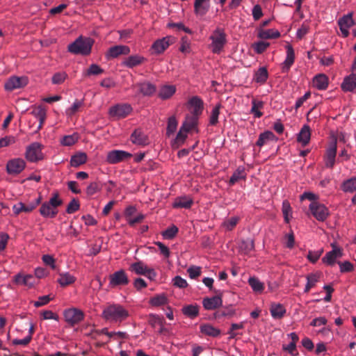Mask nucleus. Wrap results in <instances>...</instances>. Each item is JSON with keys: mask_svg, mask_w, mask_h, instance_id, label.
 Listing matches in <instances>:
<instances>
[{"mask_svg": "<svg viewBox=\"0 0 356 356\" xmlns=\"http://www.w3.org/2000/svg\"><path fill=\"white\" fill-rule=\"evenodd\" d=\"M129 316V312L118 304L109 305L102 312V317L111 322H122Z\"/></svg>", "mask_w": 356, "mask_h": 356, "instance_id": "f257e3e1", "label": "nucleus"}, {"mask_svg": "<svg viewBox=\"0 0 356 356\" xmlns=\"http://www.w3.org/2000/svg\"><path fill=\"white\" fill-rule=\"evenodd\" d=\"M211 41L210 48L213 54H219L222 50L227 42V35L225 29L222 28L217 27L209 37Z\"/></svg>", "mask_w": 356, "mask_h": 356, "instance_id": "f03ea898", "label": "nucleus"}, {"mask_svg": "<svg viewBox=\"0 0 356 356\" xmlns=\"http://www.w3.org/2000/svg\"><path fill=\"white\" fill-rule=\"evenodd\" d=\"M93 40L89 38H78L68 46V51L74 54L88 55L91 52Z\"/></svg>", "mask_w": 356, "mask_h": 356, "instance_id": "7ed1b4c3", "label": "nucleus"}, {"mask_svg": "<svg viewBox=\"0 0 356 356\" xmlns=\"http://www.w3.org/2000/svg\"><path fill=\"white\" fill-rule=\"evenodd\" d=\"M337 152V138L333 137V140L328 143L323 156V161L326 168L332 169L334 168L336 163Z\"/></svg>", "mask_w": 356, "mask_h": 356, "instance_id": "20e7f679", "label": "nucleus"}, {"mask_svg": "<svg viewBox=\"0 0 356 356\" xmlns=\"http://www.w3.org/2000/svg\"><path fill=\"white\" fill-rule=\"evenodd\" d=\"M26 165V161L23 159L14 158L7 162L6 170L8 175L15 176L20 174L25 169Z\"/></svg>", "mask_w": 356, "mask_h": 356, "instance_id": "39448f33", "label": "nucleus"}, {"mask_svg": "<svg viewBox=\"0 0 356 356\" xmlns=\"http://www.w3.org/2000/svg\"><path fill=\"white\" fill-rule=\"evenodd\" d=\"M309 210L312 215L318 221H324L329 216L328 209L318 202H312L309 205Z\"/></svg>", "mask_w": 356, "mask_h": 356, "instance_id": "423d86ee", "label": "nucleus"}, {"mask_svg": "<svg viewBox=\"0 0 356 356\" xmlns=\"http://www.w3.org/2000/svg\"><path fill=\"white\" fill-rule=\"evenodd\" d=\"M26 159L31 162L42 159V145L39 143H33L26 147Z\"/></svg>", "mask_w": 356, "mask_h": 356, "instance_id": "0eeeda50", "label": "nucleus"}, {"mask_svg": "<svg viewBox=\"0 0 356 356\" xmlns=\"http://www.w3.org/2000/svg\"><path fill=\"white\" fill-rule=\"evenodd\" d=\"M64 317L66 322L70 325H74L83 320V312L76 308H70L64 312Z\"/></svg>", "mask_w": 356, "mask_h": 356, "instance_id": "6e6552de", "label": "nucleus"}, {"mask_svg": "<svg viewBox=\"0 0 356 356\" xmlns=\"http://www.w3.org/2000/svg\"><path fill=\"white\" fill-rule=\"evenodd\" d=\"M132 111V108L127 104H116L109 109V115L117 119L126 118Z\"/></svg>", "mask_w": 356, "mask_h": 356, "instance_id": "1a4fd4ad", "label": "nucleus"}, {"mask_svg": "<svg viewBox=\"0 0 356 356\" xmlns=\"http://www.w3.org/2000/svg\"><path fill=\"white\" fill-rule=\"evenodd\" d=\"M132 154L123 150H112L107 154L106 161L111 164H115L130 159Z\"/></svg>", "mask_w": 356, "mask_h": 356, "instance_id": "9d476101", "label": "nucleus"}, {"mask_svg": "<svg viewBox=\"0 0 356 356\" xmlns=\"http://www.w3.org/2000/svg\"><path fill=\"white\" fill-rule=\"evenodd\" d=\"M217 294L211 298H204L202 300V305L207 310H213L219 307L222 304V292L220 291H214Z\"/></svg>", "mask_w": 356, "mask_h": 356, "instance_id": "9b49d317", "label": "nucleus"}, {"mask_svg": "<svg viewBox=\"0 0 356 356\" xmlns=\"http://www.w3.org/2000/svg\"><path fill=\"white\" fill-rule=\"evenodd\" d=\"M28 84V79L26 76H12L5 83V89L13 91L26 86Z\"/></svg>", "mask_w": 356, "mask_h": 356, "instance_id": "f8f14e48", "label": "nucleus"}, {"mask_svg": "<svg viewBox=\"0 0 356 356\" xmlns=\"http://www.w3.org/2000/svg\"><path fill=\"white\" fill-rule=\"evenodd\" d=\"M130 53V48L126 45H115L108 49L106 54L108 60L115 58L121 55H128Z\"/></svg>", "mask_w": 356, "mask_h": 356, "instance_id": "ddd939ff", "label": "nucleus"}, {"mask_svg": "<svg viewBox=\"0 0 356 356\" xmlns=\"http://www.w3.org/2000/svg\"><path fill=\"white\" fill-rule=\"evenodd\" d=\"M129 283V279L123 270L115 272L110 275V285L116 286L119 285H127Z\"/></svg>", "mask_w": 356, "mask_h": 356, "instance_id": "4468645a", "label": "nucleus"}, {"mask_svg": "<svg viewBox=\"0 0 356 356\" xmlns=\"http://www.w3.org/2000/svg\"><path fill=\"white\" fill-rule=\"evenodd\" d=\"M338 24L343 36L345 38L348 37L349 35L348 29L354 24L352 14L348 13L340 18L338 21Z\"/></svg>", "mask_w": 356, "mask_h": 356, "instance_id": "2eb2a0df", "label": "nucleus"}, {"mask_svg": "<svg viewBox=\"0 0 356 356\" xmlns=\"http://www.w3.org/2000/svg\"><path fill=\"white\" fill-rule=\"evenodd\" d=\"M211 7V0H195L194 13L199 17L204 16Z\"/></svg>", "mask_w": 356, "mask_h": 356, "instance_id": "dca6fc26", "label": "nucleus"}, {"mask_svg": "<svg viewBox=\"0 0 356 356\" xmlns=\"http://www.w3.org/2000/svg\"><path fill=\"white\" fill-rule=\"evenodd\" d=\"M188 104L191 107L192 115L199 118L202 113L204 108L202 100L200 97L195 96L190 99Z\"/></svg>", "mask_w": 356, "mask_h": 356, "instance_id": "f3484780", "label": "nucleus"}, {"mask_svg": "<svg viewBox=\"0 0 356 356\" xmlns=\"http://www.w3.org/2000/svg\"><path fill=\"white\" fill-rule=\"evenodd\" d=\"M341 257V250L334 247L332 250L326 253L322 260L325 264L332 266L334 264L336 259Z\"/></svg>", "mask_w": 356, "mask_h": 356, "instance_id": "a211bd4d", "label": "nucleus"}, {"mask_svg": "<svg viewBox=\"0 0 356 356\" xmlns=\"http://www.w3.org/2000/svg\"><path fill=\"white\" fill-rule=\"evenodd\" d=\"M170 40L171 38L170 37H165L162 39L157 40L153 43L152 49L156 54H161L170 46L171 42Z\"/></svg>", "mask_w": 356, "mask_h": 356, "instance_id": "6ab92c4d", "label": "nucleus"}, {"mask_svg": "<svg viewBox=\"0 0 356 356\" xmlns=\"http://www.w3.org/2000/svg\"><path fill=\"white\" fill-rule=\"evenodd\" d=\"M131 141L138 145H146L149 143L147 136L140 129L135 130L130 137Z\"/></svg>", "mask_w": 356, "mask_h": 356, "instance_id": "aec40b11", "label": "nucleus"}, {"mask_svg": "<svg viewBox=\"0 0 356 356\" xmlns=\"http://www.w3.org/2000/svg\"><path fill=\"white\" fill-rule=\"evenodd\" d=\"M286 49V58L282 64V72H287L294 63L295 54L291 45L288 44Z\"/></svg>", "mask_w": 356, "mask_h": 356, "instance_id": "412c9836", "label": "nucleus"}, {"mask_svg": "<svg viewBox=\"0 0 356 356\" xmlns=\"http://www.w3.org/2000/svg\"><path fill=\"white\" fill-rule=\"evenodd\" d=\"M356 88V74L352 73L344 78L341 88L345 92H353Z\"/></svg>", "mask_w": 356, "mask_h": 356, "instance_id": "4be33fe9", "label": "nucleus"}, {"mask_svg": "<svg viewBox=\"0 0 356 356\" xmlns=\"http://www.w3.org/2000/svg\"><path fill=\"white\" fill-rule=\"evenodd\" d=\"M311 138V130L308 125H304L300 129L297 140L301 143L302 146H306L310 140Z\"/></svg>", "mask_w": 356, "mask_h": 356, "instance_id": "5701e85b", "label": "nucleus"}, {"mask_svg": "<svg viewBox=\"0 0 356 356\" xmlns=\"http://www.w3.org/2000/svg\"><path fill=\"white\" fill-rule=\"evenodd\" d=\"M200 332L209 337H218L220 335L221 331L220 329L213 327L209 323L202 324L200 327Z\"/></svg>", "mask_w": 356, "mask_h": 356, "instance_id": "b1692460", "label": "nucleus"}, {"mask_svg": "<svg viewBox=\"0 0 356 356\" xmlns=\"http://www.w3.org/2000/svg\"><path fill=\"white\" fill-rule=\"evenodd\" d=\"M34 117L38 119L39 120V125L38 127V130H40L43 124L44 123V121L47 118V111L44 109V108L42 106H39L36 108H35L31 113Z\"/></svg>", "mask_w": 356, "mask_h": 356, "instance_id": "393cba45", "label": "nucleus"}, {"mask_svg": "<svg viewBox=\"0 0 356 356\" xmlns=\"http://www.w3.org/2000/svg\"><path fill=\"white\" fill-rule=\"evenodd\" d=\"M193 203V199L188 196L178 197L173 202L172 207L174 208H184L189 209Z\"/></svg>", "mask_w": 356, "mask_h": 356, "instance_id": "a878e982", "label": "nucleus"}, {"mask_svg": "<svg viewBox=\"0 0 356 356\" xmlns=\"http://www.w3.org/2000/svg\"><path fill=\"white\" fill-rule=\"evenodd\" d=\"M270 312L273 318L280 319L286 314V309L284 305L280 303H272L270 305Z\"/></svg>", "mask_w": 356, "mask_h": 356, "instance_id": "bb28decb", "label": "nucleus"}, {"mask_svg": "<svg viewBox=\"0 0 356 356\" xmlns=\"http://www.w3.org/2000/svg\"><path fill=\"white\" fill-rule=\"evenodd\" d=\"M58 209L51 207L46 202L42 203L40 209V213L44 218H54L58 214Z\"/></svg>", "mask_w": 356, "mask_h": 356, "instance_id": "cd10ccee", "label": "nucleus"}, {"mask_svg": "<svg viewBox=\"0 0 356 356\" xmlns=\"http://www.w3.org/2000/svg\"><path fill=\"white\" fill-rule=\"evenodd\" d=\"M313 85L318 90H325L328 86V78L323 74H319L313 79Z\"/></svg>", "mask_w": 356, "mask_h": 356, "instance_id": "c85d7f7f", "label": "nucleus"}, {"mask_svg": "<svg viewBox=\"0 0 356 356\" xmlns=\"http://www.w3.org/2000/svg\"><path fill=\"white\" fill-rule=\"evenodd\" d=\"M246 178V173L245 171V168L243 166H239L231 176L229 184L230 186L234 185L236 182L240 180H245Z\"/></svg>", "mask_w": 356, "mask_h": 356, "instance_id": "c756f323", "label": "nucleus"}, {"mask_svg": "<svg viewBox=\"0 0 356 356\" xmlns=\"http://www.w3.org/2000/svg\"><path fill=\"white\" fill-rule=\"evenodd\" d=\"M136 86L144 96L152 95L156 91V86L149 82L137 83Z\"/></svg>", "mask_w": 356, "mask_h": 356, "instance_id": "7c9ffc66", "label": "nucleus"}, {"mask_svg": "<svg viewBox=\"0 0 356 356\" xmlns=\"http://www.w3.org/2000/svg\"><path fill=\"white\" fill-rule=\"evenodd\" d=\"M176 92V87L173 85H164L161 87L159 97L162 99H167L171 97Z\"/></svg>", "mask_w": 356, "mask_h": 356, "instance_id": "2f4dec72", "label": "nucleus"}, {"mask_svg": "<svg viewBox=\"0 0 356 356\" xmlns=\"http://www.w3.org/2000/svg\"><path fill=\"white\" fill-rule=\"evenodd\" d=\"M197 122L198 118L195 115H187L181 127L189 132L197 127Z\"/></svg>", "mask_w": 356, "mask_h": 356, "instance_id": "473e14b6", "label": "nucleus"}, {"mask_svg": "<svg viewBox=\"0 0 356 356\" xmlns=\"http://www.w3.org/2000/svg\"><path fill=\"white\" fill-rule=\"evenodd\" d=\"M15 282L17 284L31 287L34 284L35 278L31 275H22L19 274L15 277Z\"/></svg>", "mask_w": 356, "mask_h": 356, "instance_id": "72a5a7b5", "label": "nucleus"}, {"mask_svg": "<svg viewBox=\"0 0 356 356\" xmlns=\"http://www.w3.org/2000/svg\"><path fill=\"white\" fill-rule=\"evenodd\" d=\"M280 36V33L278 31L274 29L265 30L262 28H259L258 30V37L261 39H274L278 38Z\"/></svg>", "mask_w": 356, "mask_h": 356, "instance_id": "f704fd0d", "label": "nucleus"}, {"mask_svg": "<svg viewBox=\"0 0 356 356\" xmlns=\"http://www.w3.org/2000/svg\"><path fill=\"white\" fill-rule=\"evenodd\" d=\"M148 268L149 267L142 261H138L131 264L129 269L130 271L134 272L137 275H144L147 273Z\"/></svg>", "mask_w": 356, "mask_h": 356, "instance_id": "c9c22d12", "label": "nucleus"}, {"mask_svg": "<svg viewBox=\"0 0 356 356\" xmlns=\"http://www.w3.org/2000/svg\"><path fill=\"white\" fill-rule=\"evenodd\" d=\"M199 306L197 305H188L183 307L182 313L190 318H195L199 314Z\"/></svg>", "mask_w": 356, "mask_h": 356, "instance_id": "e433bc0d", "label": "nucleus"}, {"mask_svg": "<svg viewBox=\"0 0 356 356\" xmlns=\"http://www.w3.org/2000/svg\"><path fill=\"white\" fill-rule=\"evenodd\" d=\"M87 161V154L84 152H78L73 155L70 159L72 167L77 168Z\"/></svg>", "mask_w": 356, "mask_h": 356, "instance_id": "4c0bfd02", "label": "nucleus"}, {"mask_svg": "<svg viewBox=\"0 0 356 356\" xmlns=\"http://www.w3.org/2000/svg\"><path fill=\"white\" fill-rule=\"evenodd\" d=\"M264 106V102L257 100L256 99H252L250 113L254 115V118H261L263 115V113L259 111V109L263 108Z\"/></svg>", "mask_w": 356, "mask_h": 356, "instance_id": "58836bf2", "label": "nucleus"}, {"mask_svg": "<svg viewBox=\"0 0 356 356\" xmlns=\"http://www.w3.org/2000/svg\"><path fill=\"white\" fill-rule=\"evenodd\" d=\"M34 209V205H32L30 202L28 204H25L22 202H18L17 204H15L13 207V212L18 215L21 212H26L29 213L32 211Z\"/></svg>", "mask_w": 356, "mask_h": 356, "instance_id": "ea45409f", "label": "nucleus"}, {"mask_svg": "<svg viewBox=\"0 0 356 356\" xmlns=\"http://www.w3.org/2000/svg\"><path fill=\"white\" fill-rule=\"evenodd\" d=\"M320 274L311 273L307 275V284L305 288V293H308L309 290L314 287L316 284L319 281Z\"/></svg>", "mask_w": 356, "mask_h": 356, "instance_id": "a19ab883", "label": "nucleus"}, {"mask_svg": "<svg viewBox=\"0 0 356 356\" xmlns=\"http://www.w3.org/2000/svg\"><path fill=\"white\" fill-rule=\"evenodd\" d=\"M104 70L97 64H92L83 73L84 77H89L90 76H97L103 74Z\"/></svg>", "mask_w": 356, "mask_h": 356, "instance_id": "79ce46f5", "label": "nucleus"}, {"mask_svg": "<svg viewBox=\"0 0 356 356\" xmlns=\"http://www.w3.org/2000/svg\"><path fill=\"white\" fill-rule=\"evenodd\" d=\"M76 278L69 273H60V277L58 280V283L62 286H66L73 284Z\"/></svg>", "mask_w": 356, "mask_h": 356, "instance_id": "37998d69", "label": "nucleus"}, {"mask_svg": "<svg viewBox=\"0 0 356 356\" xmlns=\"http://www.w3.org/2000/svg\"><path fill=\"white\" fill-rule=\"evenodd\" d=\"M143 60V58L139 56H130L125 59V60L123 62V65L129 68H132L140 65Z\"/></svg>", "mask_w": 356, "mask_h": 356, "instance_id": "c03bdc74", "label": "nucleus"}, {"mask_svg": "<svg viewBox=\"0 0 356 356\" xmlns=\"http://www.w3.org/2000/svg\"><path fill=\"white\" fill-rule=\"evenodd\" d=\"M341 187L346 193H353L356 191V177H352L344 181Z\"/></svg>", "mask_w": 356, "mask_h": 356, "instance_id": "a18cd8bd", "label": "nucleus"}, {"mask_svg": "<svg viewBox=\"0 0 356 356\" xmlns=\"http://www.w3.org/2000/svg\"><path fill=\"white\" fill-rule=\"evenodd\" d=\"M274 138V134L272 131H266L261 133L259 136V138L256 143V145L259 147H262L267 141L271 140Z\"/></svg>", "mask_w": 356, "mask_h": 356, "instance_id": "49530a36", "label": "nucleus"}, {"mask_svg": "<svg viewBox=\"0 0 356 356\" xmlns=\"http://www.w3.org/2000/svg\"><path fill=\"white\" fill-rule=\"evenodd\" d=\"M268 78V71L266 67H260L254 74V80L260 83L266 82Z\"/></svg>", "mask_w": 356, "mask_h": 356, "instance_id": "de8ad7c7", "label": "nucleus"}, {"mask_svg": "<svg viewBox=\"0 0 356 356\" xmlns=\"http://www.w3.org/2000/svg\"><path fill=\"white\" fill-rule=\"evenodd\" d=\"M248 283L254 292L261 293L264 289V284L258 278L250 277Z\"/></svg>", "mask_w": 356, "mask_h": 356, "instance_id": "09e8293b", "label": "nucleus"}, {"mask_svg": "<svg viewBox=\"0 0 356 356\" xmlns=\"http://www.w3.org/2000/svg\"><path fill=\"white\" fill-rule=\"evenodd\" d=\"M188 132V131H186V130H183L182 127H180V129L174 140L173 146L175 147H179L182 144H184L187 138Z\"/></svg>", "mask_w": 356, "mask_h": 356, "instance_id": "8fccbe9b", "label": "nucleus"}, {"mask_svg": "<svg viewBox=\"0 0 356 356\" xmlns=\"http://www.w3.org/2000/svg\"><path fill=\"white\" fill-rule=\"evenodd\" d=\"M221 108V105L220 104H217L213 109L209 118V124L210 125L215 126L218 122V117L220 115V109Z\"/></svg>", "mask_w": 356, "mask_h": 356, "instance_id": "3c124183", "label": "nucleus"}, {"mask_svg": "<svg viewBox=\"0 0 356 356\" xmlns=\"http://www.w3.org/2000/svg\"><path fill=\"white\" fill-rule=\"evenodd\" d=\"M240 248L245 252L249 253L254 248V241L252 238L243 240L240 245Z\"/></svg>", "mask_w": 356, "mask_h": 356, "instance_id": "603ef678", "label": "nucleus"}, {"mask_svg": "<svg viewBox=\"0 0 356 356\" xmlns=\"http://www.w3.org/2000/svg\"><path fill=\"white\" fill-rule=\"evenodd\" d=\"M167 301V297L164 294H160L152 298L149 302L152 305L158 307L165 305Z\"/></svg>", "mask_w": 356, "mask_h": 356, "instance_id": "864d4df0", "label": "nucleus"}, {"mask_svg": "<svg viewBox=\"0 0 356 356\" xmlns=\"http://www.w3.org/2000/svg\"><path fill=\"white\" fill-rule=\"evenodd\" d=\"M148 321L151 326L154 328H156V327L161 325V324L165 323V319L163 317L156 314H150L149 316Z\"/></svg>", "mask_w": 356, "mask_h": 356, "instance_id": "5fc2aeb1", "label": "nucleus"}, {"mask_svg": "<svg viewBox=\"0 0 356 356\" xmlns=\"http://www.w3.org/2000/svg\"><path fill=\"white\" fill-rule=\"evenodd\" d=\"M102 189V186L99 182L94 181L91 182L88 187L86 188V194L88 196H92L100 191Z\"/></svg>", "mask_w": 356, "mask_h": 356, "instance_id": "6e6d98bb", "label": "nucleus"}, {"mask_svg": "<svg viewBox=\"0 0 356 356\" xmlns=\"http://www.w3.org/2000/svg\"><path fill=\"white\" fill-rule=\"evenodd\" d=\"M177 124L178 122L175 116H171L168 118L166 131L168 136L175 133L177 129Z\"/></svg>", "mask_w": 356, "mask_h": 356, "instance_id": "4d7b16f0", "label": "nucleus"}, {"mask_svg": "<svg viewBox=\"0 0 356 356\" xmlns=\"http://www.w3.org/2000/svg\"><path fill=\"white\" fill-rule=\"evenodd\" d=\"M240 218L238 216H233L225 220L223 222V227L228 231L232 230L237 223L238 222Z\"/></svg>", "mask_w": 356, "mask_h": 356, "instance_id": "13d9d810", "label": "nucleus"}, {"mask_svg": "<svg viewBox=\"0 0 356 356\" xmlns=\"http://www.w3.org/2000/svg\"><path fill=\"white\" fill-rule=\"evenodd\" d=\"M235 314V311L232 307H227L221 310H218L215 313L216 318L232 317Z\"/></svg>", "mask_w": 356, "mask_h": 356, "instance_id": "bf43d9fd", "label": "nucleus"}, {"mask_svg": "<svg viewBox=\"0 0 356 356\" xmlns=\"http://www.w3.org/2000/svg\"><path fill=\"white\" fill-rule=\"evenodd\" d=\"M178 231H179V229H178L177 227L175 225H172V226L168 227L164 232H163L162 236L165 239H172L177 235V234L178 233Z\"/></svg>", "mask_w": 356, "mask_h": 356, "instance_id": "052dcab7", "label": "nucleus"}, {"mask_svg": "<svg viewBox=\"0 0 356 356\" xmlns=\"http://www.w3.org/2000/svg\"><path fill=\"white\" fill-rule=\"evenodd\" d=\"M46 202L54 209H57L63 204L62 200L59 198V194L58 192L53 193L49 202Z\"/></svg>", "mask_w": 356, "mask_h": 356, "instance_id": "680f3d73", "label": "nucleus"}, {"mask_svg": "<svg viewBox=\"0 0 356 356\" xmlns=\"http://www.w3.org/2000/svg\"><path fill=\"white\" fill-rule=\"evenodd\" d=\"M67 74L64 72H56L52 76V83L54 84H61L67 79Z\"/></svg>", "mask_w": 356, "mask_h": 356, "instance_id": "e2e57ef3", "label": "nucleus"}, {"mask_svg": "<svg viewBox=\"0 0 356 356\" xmlns=\"http://www.w3.org/2000/svg\"><path fill=\"white\" fill-rule=\"evenodd\" d=\"M80 208V204L78 200L73 198L68 204L66 209L67 213H73L78 211Z\"/></svg>", "mask_w": 356, "mask_h": 356, "instance_id": "0e129e2a", "label": "nucleus"}, {"mask_svg": "<svg viewBox=\"0 0 356 356\" xmlns=\"http://www.w3.org/2000/svg\"><path fill=\"white\" fill-rule=\"evenodd\" d=\"M77 136L75 135L65 136L61 140V144L65 146H71L77 141Z\"/></svg>", "mask_w": 356, "mask_h": 356, "instance_id": "69168bd1", "label": "nucleus"}, {"mask_svg": "<svg viewBox=\"0 0 356 356\" xmlns=\"http://www.w3.org/2000/svg\"><path fill=\"white\" fill-rule=\"evenodd\" d=\"M83 106V102L80 100H76L72 106L66 111V113L68 115H73L75 114L79 109Z\"/></svg>", "mask_w": 356, "mask_h": 356, "instance_id": "338daca9", "label": "nucleus"}, {"mask_svg": "<svg viewBox=\"0 0 356 356\" xmlns=\"http://www.w3.org/2000/svg\"><path fill=\"white\" fill-rule=\"evenodd\" d=\"M269 43L259 41L254 44V49L257 54H261L268 47Z\"/></svg>", "mask_w": 356, "mask_h": 356, "instance_id": "774afa93", "label": "nucleus"}]
</instances>
